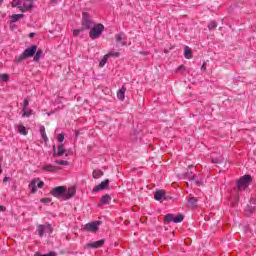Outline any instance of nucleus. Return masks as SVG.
<instances>
[{
	"instance_id": "nucleus-4",
	"label": "nucleus",
	"mask_w": 256,
	"mask_h": 256,
	"mask_svg": "<svg viewBox=\"0 0 256 256\" xmlns=\"http://www.w3.org/2000/svg\"><path fill=\"white\" fill-rule=\"evenodd\" d=\"M37 53V45H32L24 50V52L19 56L18 61H24V59H29Z\"/></svg>"
},
{
	"instance_id": "nucleus-12",
	"label": "nucleus",
	"mask_w": 256,
	"mask_h": 256,
	"mask_svg": "<svg viewBox=\"0 0 256 256\" xmlns=\"http://www.w3.org/2000/svg\"><path fill=\"white\" fill-rule=\"evenodd\" d=\"M254 212H255V207L247 205L246 209L244 210V215L246 217H251V215H253Z\"/></svg>"
},
{
	"instance_id": "nucleus-23",
	"label": "nucleus",
	"mask_w": 256,
	"mask_h": 256,
	"mask_svg": "<svg viewBox=\"0 0 256 256\" xmlns=\"http://www.w3.org/2000/svg\"><path fill=\"white\" fill-rule=\"evenodd\" d=\"M104 173L101 170H94L92 173V177L94 179H100V177H103Z\"/></svg>"
},
{
	"instance_id": "nucleus-43",
	"label": "nucleus",
	"mask_w": 256,
	"mask_h": 256,
	"mask_svg": "<svg viewBox=\"0 0 256 256\" xmlns=\"http://www.w3.org/2000/svg\"><path fill=\"white\" fill-rule=\"evenodd\" d=\"M0 211H6L5 206H0Z\"/></svg>"
},
{
	"instance_id": "nucleus-46",
	"label": "nucleus",
	"mask_w": 256,
	"mask_h": 256,
	"mask_svg": "<svg viewBox=\"0 0 256 256\" xmlns=\"http://www.w3.org/2000/svg\"><path fill=\"white\" fill-rule=\"evenodd\" d=\"M75 137H76V138L79 137V132H76V133H75Z\"/></svg>"
},
{
	"instance_id": "nucleus-29",
	"label": "nucleus",
	"mask_w": 256,
	"mask_h": 256,
	"mask_svg": "<svg viewBox=\"0 0 256 256\" xmlns=\"http://www.w3.org/2000/svg\"><path fill=\"white\" fill-rule=\"evenodd\" d=\"M0 81L7 83V81H9V76L7 74H0Z\"/></svg>"
},
{
	"instance_id": "nucleus-47",
	"label": "nucleus",
	"mask_w": 256,
	"mask_h": 256,
	"mask_svg": "<svg viewBox=\"0 0 256 256\" xmlns=\"http://www.w3.org/2000/svg\"><path fill=\"white\" fill-rule=\"evenodd\" d=\"M201 69H205V64L202 65Z\"/></svg>"
},
{
	"instance_id": "nucleus-24",
	"label": "nucleus",
	"mask_w": 256,
	"mask_h": 256,
	"mask_svg": "<svg viewBox=\"0 0 256 256\" xmlns=\"http://www.w3.org/2000/svg\"><path fill=\"white\" fill-rule=\"evenodd\" d=\"M65 155V146L63 144L58 146L57 157H63Z\"/></svg>"
},
{
	"instance_id": "nucleus-10",
	"label": "nucleus",
	"mask_w": 256,
	"mask_h": 256,
	"mask_svg": "<svg viewBox=\"0 0 256 256\" xmlns=\"http://www.w3.org/2000/svg\"><path fill=\"white\" fill-rule=\"evenodd\" d=\"M99 225H101V222L99 221H94V222H91V223H88L84 226V229L86 231H97V229H99Z\"/></svg>"
},
{
	"instance_id": "nucleus-3",
	"label": "nucleus",
	"mask_w": 256,
	"mask_h": 256,
	"mask_svg": "<svg viewBox=\"0 0 256 256\" xmlns=\"http://www.w3.org/2000/svg\"><path fill=\"white\" fill-rule=\"evenodd\" d=\"M104 31L105 26H103V24H97L90 28L89 37L92 41H95V39H99V37H101Z\"/></svg>"
},
{
	"instance_id": "nucleus-35",
	"label": "nucleus",
	"mask_w": 256,
	"mask_h": 256,
	"mask_svg": "<svg viewBox=\"0 0 256 256\" xmlns=\"http://www.w3.org/2000/svg\"><path fill=\"white\" fill-rule=\"evenodd\" d=\"M212 163H223V158L222 157L214 158V159H212Z\"/></svg>"
},
{
	"instance_id": "nucleus-1",
	"label": "nucleus",
	"mask_w": 256,
	"mask_h": 256,
	"mask_svg": "<svg viewBox=\"0 0 256 256\" xmlns=\"http://www.w3.org/2000/svg\"><path fill=\"white\" fill-rule=\"evenodd\" d=\"M76 190L75 188H69L65 186H57L50 191V195L52 197H56V199H61L62 201H67L75 196Z\"/></svg>"
},
{
	"instance_id": "nucleus-44",
	"label": "nucleus",
	"mask_w": 256,
	"mask_h": 256,
	"mask_svg": "<svg viewBox=\"0 0 256 256\" xmlns=\"http://www.w3.org/2000/svg\"><path fill=\"white\" fill-rule=\"evenodd\" d=\"M61 0H51V3H59Z\"/></svg>"
},
{
	"instance_id": "nucleus-7",
	"label": "nucleus",
	"mask_w": 256,
	"mask_h": 256,
	"mask_svg": "<svg viewBox=\"0 0 256 256\" xmlns=\"http://www.w3.org/2000/svg\"><path fill=\"white\" fill-rule=\"evenodd\" d=\"M249 183H251V176L245 175L241 177L238 181V189L239 191H245L247 187H249Z\"/></svg>"
},
{
	"instance_id": "nucleus-8",
	"label": "nucleus",
	"mask_w": 256,
	"mask_h": 256,
	"mask_svg": "<svg viewBox=\"0 0 256 256\" xmlns=\"http://www.w3.org/2000/svg\"><path fill=\"white\" fill-rule=\"evenodd\" d=\"M105 189H109V179H106L99 185L95 186L92 190V193H99V191H105Z\"/></svg>"
},
{
	"instance_id": "nucleus-38",
	"label": "nucleus",
	"mask_w": 256,
	"mask_h": 256,
	"mask_svg": "<svg viewBox=\"0 0 256 256\" xmlns=\"http://www.w3.org/2000/svg\"><path fill=\"white\" fill-rule=\"evenodd\" d=\"M41 137L45 143H47V141H49V138L47 137V133L41 134Z\"/></svg>"
},
{
	"instance_id": "nucleus-18",
	"label": "nucleus",
	"mask_w": 256,
	"mask_h": 256,
	"mask_svg": "<svg viewBox=\"0 0 256 256\" xmlns=\"http://www.w3.org/2000/svg\"><path fill=\"white\" fill-rule=\"evenodd\" d=\"M42 170H43V171H47V172H49V173H54V171H57V167H55V166L49 164V165L43 166V167H42Z\"/></svg>"
},
{
	"instance_id": "nucleus-30",
	"label": "nucleus",
	"mask_w": 256,
	"mask_h": 256,
	"mask_svg": "<svg viewBox=\"0 0 256 256\" xmlns=\"http://www.w3.org/2000/svg\"><path fill=\"white\" fill-rule=\"evenodd\" d=\"M56 165H69V161L66 160H56Z\"/></svg>"
},
{
	"instance_id": "nucleus-27",
	"label": "nucleus",
	"mask_w": 256,
	"mask_h": 256,
	"mask_svg": "<svg viewBox=\"0 0 256 256\" xmlns=\"http://www.w3.org/2000/svg\"><path fill=\"white\" fill-rule=\"evenodd\" d=\"M188 179L190 180V181H195V183H196V185L199 187V185H201V181H199V180H196L195 179V175H189L188 176Z\"/></svg>"
},
{
	"instance_id": "nucleus-20",
	"label": "nucleus",
	"mask_w": 256,
	"mask_h": 256,
	"mask_svg": "<svg viewBox=\"0 0 256 256\" xmlns=\"http://www.w3.org/2000/svg\"><path fill=\"white\" fill-rule=\"evenodd\" d=\"M41 57H43V50L41 49H36V53H35V56H34V61L36 63H38V61L41 59Z\"/></svg>"
},
{
	"instance_id": "nucleus-31",
	"label": "nucleus",
	"mask_w": 256,
	"mask_h": 256,
	"mask_svg": "<svg viewBox=\"0 0 256 256\" xmlns=\"http://www.w3.org/2000/svg\"><path fill=\"white\" fill-rule=\"evenodd\" d=\"M31 113L32 111L31 110H23V114H22V117H31Z\"/></svg>"
},
{
	"instance_id": "nucleus-17",
	"label": "nucleus",
	"mask_w": 256,
	"mask_h": 256,
	"mask_svg": "<svg viewBox=\"0 0 256 256\" xmlns=\"http://www.w3.org/2000/svg\"><path fill=\"white\" fill-rule=\"evenodd\" d=\"M184 57L185 59H191L193 57L191 48H189V46H185L184 48Z\"/></svg>"
},
{
	"instance_id": "nucleus-22",
	"label": "nucleus",
	"mask_w": 256,
	"mask_h": 256,
	"mask_svg": "<svg viewBox=\"0 0 256 256\" xmlns=\"http://www.w3.org/2000/svg\"><path fill=\"white\" fill-rule=\"evenodd\" d=\"M45 229H47V226H45V225H38L37 232H38L40 237H43V235H45Z\"/></svg>"
},
{
	"instance_id": "nucleus-37",
	"label": "nucleus",
	"mask_w": 256,
	"mask_h": 256,
	"mask_svg": "<svg viewBox=\"0 0 256 256\" xmlns=\"http://www.w3.org/2000/svg\"><path fill=\"white\" fill-rule=\"evenodd\" d=\"M40 201L41 203L48 204V203H51V198H42Z\"/></svg>"
},
{
	"instance_id": "nucleus-41",
	"label": "nucleus",
	"mask_w": 256,
	"mask_h": 256,
	"mask_svg": "<svg viewBox=\"0 0 256 256\" xmlns=\"http://www.w3.org/2000/svg\"><path fill=\"white\" fill-rule=\"evenodd\" d=\"M9 179H11V178L5 177V178L3 179L4 183H7V181H9Z\"/></svg>"
},
{
	"instance_id": "nucleus-16",
	"label": "nucleus",
	"mask_w": 256,
	"mask_h": 256,
	"mask_svg": "<svg viewBox=\"0 0 256 256\" xmlns=\"http://www.w3.org/2000/svg\"><path fill=\"white\" fill-rule=\"evenodd\" d=\"M23 17H25V14H13L11 16V24L12 23H17V21H19V19H23Z\"/></svg>"
},
{
	"instance_id": "nucleus-32",
	"label": "nucleus",
	"mask_w": 256,
	"mask_h": 256,
	"mask_svg": "<svg viewBox=\"0 0 256 256\" xmlns=\"http://www.w3.org/2000/svg\"><path fill=\"white\" fill-rule=\"evenodd\" d=\"M83 33V29H76L73 31V36L74 37H79V34Z\"/></svg>"
},
{
	"instance_id": "nucleus-36",
	"label": "nucleus",
	"mask_w": 256,
	"mask_h": 256,
	"mask_svg": "<svg viewBox=\"0 0 256 256\" xmlns=\"http://www.w3.org/2000/svg\"><path fill=\"white\" fill-rule=\"evenodd\" d=\"M58 141H59V143H63V141H65V136L63 134H59Z\"/></svg>"
},
{
	"instance_id": "nucleus-25",
	"label": "nucleus",
	"mask_w": 256,
	"mask_h": 256,
	"mask_svg": "<svg viewBox=\"0 0 256 256\" xmlns=\"http://www.w3.org/2000/svg\"><path fill=\"white\" fill-rule=\"evenodd\" d=\"M18 133L20 135H27V128L22 124L18 125Z\"/></svg>"
},
{
	"instance_id": "nucleus-5",
	"label": "nucleus",
	"mask_w": 256,
	"mask_h": 256,
	"mask_svg": "<svg viewBox=\"0 0 256 256\" xmlns=\"http://www.w3.org/2000/svg\"><path fill=\"white\" fill-rule=\"evenodd\" d=\"M185 219L183 214H178L177 216L173 214H167L164 216L165 225H169V223H181Z\"/></svg>"
},
{
	"instance_id": "nucleus-2",
	"label": "nucleus",
	"mask_w": 256,
	"mask_h": 256,
	"mask_svg": "<svg viewBox=\"0 0 256 256\" xmlns=\"http://www.w3.org/2000/svg\"><path fill=\"white\" fill-rule=\"evenodd\" d=\"M12 7H18L22 13H27L33 9V0H13Z\"/></svg>"
},
{
	"instance_id": "nucleus-48",
	"label": "nucleus",
	"mask_w": 256,
	"mask_h": 256,
	"mask_svg": "<svg viewBox=\"0 0 256 256\" xmlns=\"http://www.w3.org/2000/svg\"><path fill=\"white\" fill-rule=\"evenodd\" d=\"M1 3H3V0H0V5H1Z\"/></svg>"
},
{
	"instance_id": "nucleus-13",
	"label": "nucleus",
	"mask_w": 256,
	"mask_h": 256,
	"mask_svg": "<svg viewBox=\"0 0 256 256\" xmlns=\"http://www.w3.org/2000/svg\"><path fill=\"white\" fill-rule=\"evenodd\" d=\"M125 91H127L125 86H122V89L118 90L117 97L120 101H125Z\"/></svg>"
},
{
	"instance_id": "nucleus-21",
	"label": "nucleus",
	"mask_w": 256,
	"mask_h": 256,
	"mask_svg": "<svg viewBox=\"0 0 256 256\" xmlns=\"http://www.w3.org/2000/svg\"><path fill=\"white\" fill-rule=\"evenodd\" d=\"M163 197H165V192L163 191H156L154 194V199H156V201H161Z\"/></svg>"
},
{
	"instance_id": "nucleus-42",
	"label": "nucleus",
	"mask_w": 256,
	"mask_h": 256,
	"mask_svg": "<svg viewBox=\"0 0 256 256\" xmlns=\"http://www.w3.org/2000/svg\"><path fill=\"white\" fill-rule=\"evenodd\" d=\"M181 69H185V66L181 65L178 67V71H181Z\"/></svg>"
},
{
	"instance_id": "nucleus-19",
	"label": "nucleus",
	"mask_w": 256,
	"mask_h": 256,
	"mask_svg": "<svg viewBox=\"0 0 256 256\" xmlns=\"http://www.w3.org/2000/svg\"><path fill=\"white\" fill-rule=\"evenodd\" d=\"M29 189H31V193H37V180H32L30 182Z\"/></svg>"
},
{
	"instance_id": "nucleus-39",
	"label": "nucleus",
	"mask_w": 256,
	"mask_h": 256,
	"mask_svg": "<svg viewBox=\"0 0 256 256\" xmlns=\"http://www.w3.org/2000/svg\"><path fill=\"white\" fill-rule=\"evenodd\" d=\"M37 187L39 188V189H43V187H45V182H38V184H37Z\"/></svg>"
},
{
	"instance_id": "nucleus-28",
	"label": "nucleus",
	"mask_w": 256,
	"mask_h": 256,
	"mask_svg": "<svg viewBox=\"0 0 256 256\" xmlns=\"http://www.w3.org/2000/svg\"><path fill=\"white\" fill-rule=\"evenodd\" d=\"M208 29L211 31L212 29H217V22L212 21L208 24Z\"/></svg>"
},
{
	"instance_id": "nucleus-34",
	"label": "nucleus",
	"mask_w": 256,
	"mask_h": 256,
	"mask_svg": "<svg viewBox=\"0 0 256 256\" xmlns=\"http://www.w3.org/2000/svg\"><path fill=\"white\" fill-rule=\"evenodd\" d=\"M28 107H29V100L25 98L23 102V110L27 109Z\"/></svg>"
},
{
	"instance_id": "nucleus-26",
	"label": "nucleus",
	"mask_w": 256,
	"mask_h": 256,
	"mask_svg": "<svg viewBox=\"0 0 256 256\" xmlns=\"http://www.w3.org/2000/svg\"><path fill=\"white\" fill-rule=\"evenodd\" d=\"M108 59H109V55L106 54L99 63L100 67H105V64L107 63Z\"/></svg>"
},
{
	"instance_id": "nucleus-6",
	"label": "nucleus",
	"mask_w": 256,
	"mask_h": 256,
	"mask_svg": "<svg viewBox=\"0 0 256 256\" xmlns=\"http://www.w3.org/2000/svg\"><path fill=\"white\" fill-rule=\"evenodd\" d=\"M82 26L84 29H91L95 27V21L91 19V16H89V13L87 12L82 13Z\"/></svg>"
},
{
	"instance_id": "nucleus-11",
	"label": "nucleus",
	"mask_w": 256,
	"mask_h": 256,
	"mask_svg": "<svg viewBox=\"0 0 256 256\" xmlns=\"http://www.w3.org/2000/svg\"><path fill=\"white\" fill-rule=\"evenodd\" d=\"M105 245V240H98L95 242H90L87 244V247H90L92 249H99L100 247H103Z\"/></svg>"
},
{
	"instance_id": "nucleus-40",
	"label": "nucleus",
	"mask_w": 256,
	"mask_h": 256,
	"mask_svg": "<svg viewBox=\"0 0 256 256\" xmlns=\"http://www.w3.org/2000/svg\"><path fill=\"white\" fill-rule=\"evenodd\" d=\"M45 134V126L40 127V135Z\"/></svg>"
},
{
	"instance_id": "nucleus-49",
	"label": "nucleus",
	"mask_w": 256,
	"mask_h": 256,
	"mask_svg": "<svg viewBox=\"0 0 256 256\" xmlns=\"http://www.w3.org/2000/svg\"><path fill=\"white\" fill-rule=\"evenodd\" d=\"M191 167H193V166H189V169H191Z\"/></svg>"
},
{
	"instance_id": "nucleus-45",
	"label": "nucleus",
	"mask_w": 256,
	"mask_h": 256,
	"mask_svg": "<svg viewBox=\"0 0 256 256\" xmlns=\"http://www.w3.org/2000/svg\"><path fill=\"white\" fill-rule=\"evenodd\" d=\"M29 37H31V38L35 37V33H30Z\"/></svg>"
},
{
	"instance_id": "nucleus-15",
	"label": "nucleus",
	"mask_w": 256,
	"mask_h": 256,
	"mask_svg": "<svg viewBox=\"0 0 256 256\" xmlns=\"http://www.w3.org/2000/svg\"><path fill=\"white\" fill-rule=\"evenodd\" d=\"M197 206V198L195 197H191L188 199V207L190 209H195V207Z\"/></svg>"
},
{
	"instance_id": "nucleus-9",
	"label": "nucleus",
	"mask_w": 256,
	"mask_h": 256,
	"mask_svg": "<svg viewBox=\"0 0 256 256\" xmlns=\"http://www.w3.org/2000/svg\"><path fill=\"white\" fill-rule=\"evenodd\" d=\"M117 45H121V47L127 45V36L124 33L115 35Z\"/></svg>"
},
{
	"instance_id": "nucleus-14",
	"label": "nucleus",
	"mask_w": 256,
	"mask_h": 256,
	"mask_svg": "<svg viewBox=\"0 0 256 256\" xmlns=\"http://www.w3.org/2000/svg\"><path fill=\"white\" fill-rule=\"evenodd\" d=\"M109 203H111V196H109V194H105L104 196L101 197L100 199L101 205H109Z\"/></svg>"
},
{
	"instance_id": "nucleus-33",
	"label": "nucleus",
	"mask_w": 256,
	"mask_h": 256,
	"mask_svg": "<svg viewBox=\"0 0 256 256\" xmlns=\"http://www.w3.org/2000/svg\"><path fill=\"white\" fill-rule=\"evenodd\" d=\"M106 55H108V58H110V57H119V52H110Z\"/></svg>"
}]
</instances>
